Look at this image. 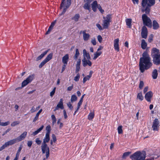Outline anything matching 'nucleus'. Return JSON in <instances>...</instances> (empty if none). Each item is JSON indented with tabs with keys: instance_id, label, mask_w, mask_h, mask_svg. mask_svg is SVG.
Segmentation results:
<instances>
[{
	"instance_id": "f257e3e1",
	"label": "nucleus",
	"mask_w": 160,
	"mask_h": 160,
	"mask_svg": "<svg viewBox=\"0 0 160 160\" xmlns=\"http://www.w3.org/2000/svg\"><path fill=\"white\" fill-rule=\"evenodd\" d=\"M142 56L140 59L139 66L140 72L143 73L145 70L150 68L152 64L151 61V58L146 52L143 53Z\"/></svg>"
},
{
	"instance_id": "f03ea898",
	"label": "nucleus",
	"mask_w": 160,
	"mask_h": 160,
	"mask_svg": "<svg viewBox=\"0 0 160 160\" xmlns=\"http://www.w3.org/2000/svg\"><path fill=\"white\" fill-rule=\"evenodd\" d=\"M155 3V0H142L141 3L142 8L141 11L145 12V13L148 14L149 13L151 7Z\"/></svg>"
},
{
	"instance_id": "7ed1b4c3",
	"label": "nucleus",
	"mask_w": 160,
	"mask_h": 160,
	"mask_svg": "<svg viewBox=\"0 0 160 160\" xmlns=\"http://www.w3.org/2000/svg\"><path fill=\"white\" fill-rule=\"evenodd\" d=\"M151 55L153 63L156 65L160 64V53L159 50L156 48H153L152 50Z\"/></svg>"
},
{
	"instance_id": "20e7f679",
	"label": "nucleus",
	"mask_w": 160,
	"mask_h": 160,
	"mask_svg": "<svg viewBox=\"0 0 160 160\" xmlns=\"http://www.w3.org/2000/svg\"><path fill=\"white\" fill-rule=\"evenodd\" d=\"M146 157L145 151H137L132 155L130 158L132 160H144Z\"/></svg>"
},
{
	"instance_id": "39448f33",
	"label": "nucleus",
	"mask_w": 160,
	"mask_h": 160,
	"mask_svg": "<svg viewBox=\"0 0 160 160\" xmlns=\"http://www.w3.org/2000/svg\"><path fill=\"white\" fill-rule=\"evenodd\" d=\"M142 19L144 25L149 28L152 27V21L150 18L147 16L146 13L142 15Z\"/></svg>"
},
{
	"instance_id": "423d86ee",
	"label": "nucleus",
	"mask_w": 160,
	"mask_h": 160,
	"mask_svg": "<svg viewBox=\"0 0 160 160\" xmlns=\"http://www.w3.org/2000/svg\"><path fill=\"white\" fill-rule=\"evenodd\" d=\"M111 15L108 14L106 17H103L104 20L103 21L102 25L104 28H108L110 24V22H111Z\"/></svg>"
},
{
	"instance_id": "0eeeda50",
	"label": "nucleus",
	"mask_w": 160,
	"mask_h": 160,
	"mask_svg": "<svg viewBox=\"0 0 160 160\" xmlns=\"http://www.w3.org/2000/svg\"><path fill=\"white\" fill-rule=\"evenodd\" d=\"M34 75H32L29 76L26 80L23 81L22 83V87H24L28 84L31 82L34 78Z\"/></svg>"
},
{
	"instance_id": "6e6552de",
	"label": "nucleus",
	"mask_w": 160,
	"mask_h": 160,
	"mask_svg": "<svg viewBox=\"0 0 160 160\" xmlns=\"http://www.w3.org/2000/svg\"><path fill=\"white\" fill-rule=\"evenodd\" d=\"M159 122L158 119L155 118L153 121L152 126V130L154 131H158L159 129Z\"/></svg>"
},
{
	"instance_id": "1a4fd4ad",
	"label": "nucleus",
	"mask_w": 160,
	"mask_h": 160,
	"mask_svg": "<svg viewBox=\"0 0 160 160\" xmlns=\"http://www.w3.org/2000/svg\"><path fill=\"white\" fill-rule=\"evenodd\" d=\"M148 30L145 26L142 27L141 33L142 37L144 38H146L148 36Z\"/></svg>"
},
{
	"instance_id": "9d476101",
	"label": "nucleus",
	"mask_w": 160,
	"mask_h": 160,
	"mask_svg": "<svg viewBox=\"0 0 160 160\" xmlns=\"http://www.w3.org/2000/svg\"><path fill=\"white\" fill-rule=\"evenodd\" d=\"M90 59H83L82 60V64L84 67H86L87 65L91 66L92 65V63L90 61Z\"/></svg>"
},
{
	"instance_id": "9b49d317",
	"label": "nucleus",
	"mask_w": 160,
	"mask_h": 160,
	"mask_svg": "<svg viewBox=\"0 0 160 160\" xmlns=\"http://www.w3.org/2000/svg\"><path fill=\"white\" fill-rule=\"evenodd\" d=\"M60 108L61 109H63L64 108L63 103V100L61 98L59 103L58 104L56 107H55V109L54 110V111H55L57 110L58 109Z\"/></svg>"
},
{
	"instance_id": "f8f14e48",
	"label": "nucleus",
	"mask_w": 160,
	"mask_h": 160,
	"mask_svg": "<svg viewBox=\"0 0 160 160\" xmlns=\"http://www.w3.org/2000/svg\"><path fill=\"white\" fill-rule=\"evenodd\" d=\"M99 5H100L98 4L96 1H94L91 4L92 10L94 12H96L97 11V8H98Z\"/></svg>"
},
{
	"instance_id": "ddd939ff",
	"label": "nucleus",
	"mask_w": 160,
	"mask_h": 160,
	"mask_svg": "<svg viewBox=\"0 0 160 160\" xmlns=\"http://www.w3.org/2000/svg\"><path fill=\"white\" fill-rule=\"evenodd\" d=\"M152 93L151 91H149L146 94L145 98L148 102L150 101L151 98L152 97Z\"/></svg>"
},
{
	"instance_id": "4468645a",
	"label": "nucleus",
	"mask_w": 160,
	"mask_h": 160,
	"mask_svg": "<svg viewBox=\"0 0 160 160\" xmlns=\"http://www.w3.org/2000/svg\"><path fill=\"white\" fill-rule=\"evenodd\" d=\"M27 132L25 131L23 132L22 134H21L18 137L16 138L17 140V141H20L24 139L26 137L27 134Z\"/></svg>"
},
{
	"instance_id": "2eb2a0df",
	"label": "nucleus",
	"mask_w": 160,
	"mask_h": 160,
	"mask_svg": "<svg viewBox=\"0 0 160 160\" xmlns=\"http://www.w3.org/2000/svg\"><path fill=\"white\" fill-rule=\"evenodd\" d=\"M119 41V40L118 38L115 39L114 41V49L117 51H119V50L118 44Z\"/></svg>"
},
{
	"instance_id": "dca6fc26",
	"label": "nucleus",
	"mask_w": 160,
	"mask_h": 160,
	"mask_svg": "<svg viewBox=\"0 0 160 160\" xmlns=\"http://www.w3.org/2000/svg\"><path fill=\"white\" fill-rule=\"evenodd\" d=\"M83 59H90L91 57L88 53L87 52L86 50L84 49L83 50Z\"/></svg>"
},
{
	"instance_id": "f3484780",
	"label": "nucleus",
	"mask_w": 160,
	"mask_h": 160,
	"mask_svg": "<svg viewBox=\"0 0 160 160\" xmlns=\"http://www.w3.org/2000/svg\"><path fill=\"white\" fill-rule=\"evenodd\" d=\"M41 147L42 152L43 154L45 153V152L47 151L48 148H49L46 143H42Z\"/></svg>"
},
{
	"instance_id": "a211bd4d",
	"label": "nucleus",
	"mask_w": 160,
	"mask_h": 160,
	"mask_svg": "<svg viewBox=\"0 0 160 160\" xmlns=\"http://www.w3.org/2000/svg\"><path fill=\"white\" fill-rule=\"evenodd\" d=\"M81 62V59L80 58L78 59L77 60L76 65L75 72L76 73H78L80 70Z\"/></svg>"
},
{
	"instance_id": "6ab92c4d",
	"label": "nucleus",
	"mask_w": 160,
	"mask_h": 160,
	"mask_svg": "<svg viewBox=\"0 0 160 160\" xmlns=\"http://www.w3.org/2000/svg\"><path fill=\"white\" fill-rule=\"evenodd\" d=\"M83 38L84 40L86 41L88 40L90 37V35L86 33V30L82 32Z\"/></svg>"
},
{
	"instance_id": "aec40b11",
	"label": "nucleus",
	"mask_w": 160,
	"mask_h": 160,
	"mask_svg": "<svg viewBox=\"0 0 160 160\" xmlns=\"http://www.w3.org/2000/svg\"><path fill=\"white\" fill-rule=\"evenodd\" d=\"M69 57L68 54H66L62 58V62L64 64H67Z\"/></svg>"
},
{
	"instance_id": "412c9836",
	"label": "nucleus",
	"mask_w": 160,
	"mask_h": 160,
	"mask_svg": "<svg viewBox=\"0 0 160 160\" xmlns=\"http://www.w3.org/2000/svg\"><path fill=\"white\" fill-rule=\"evenodd\" d=\"M17 141V140L16 138L9 141H8L6 142L5 143L7 146H8L9 145H11L15 143Z\"/></svg>"
},
{
	"instance_id": "4be33fe9",
	"label": "nucleus",
	"mask_w": 160,
	"mask_h": 160,
	"mask_svg": "<svg viewBox=\"0 0 160 160\" xmlns=\"http://www.w3.org/2000/svg\"><path fill=\"white\" fill-rule=\"evenodd\" d=\"M50 140V134H45V137L43 139L42 143H46L48 142Z\"/></svg>"
},
{
	"instance_id": "5701e85b",
	"label": "nucleus",
	"mask_w": 160,
	"mask_h": 160,
	"mask_svg": "<svg viewBox=\"0 0 160 160\" xmlns=\"http://www.w3.org/2000/svg\"><path fill=\"white\" fill-rule=\"evenodd\" d=\"M22 145H20V147L19 148L18 150V151H17V152L16 153V156L15 158H14L13 160H18V158L19 157V155L20 152L21 151V150L22 149Z\"/></svg>"
},
{
	"instance_id": "b1692460",
	"label": "nucleus",
	"mask_w": 160,
	"mask_h": 160,
	"mask_svg": "<svg viewBox=\"0 0 160 160\" xmlns=\"http://www.w3.org/2000/svg\"><path fill=\"white\" fill-rule=\"evenodd\" d=\"M153 28L154 30L158 29L159 28V25L156 20H154L152 22Z\"/></svg>"
},
{
	"instance_id": "393cba45",
	"label": "nucleus",
	"mask_w": 160,
	"mask_h": 160,
	"mask_svg": "<svg viewBox=\"0 0 160 160\" xmlns=\"http://www.w3.org/2000/svg\"><path fill=\"white\" fill-rule=\"evenodd\" d=\"M48 50H47L44 52L42 53L41 54L40 56L37 57L36 59V61H38L41 60L44 56L46 55L48 52Z\"/></svg>"
},
{
	"instance_id": "a878e982",
	"label": "nucleus",
	"mask_w": 160,
	"mask_h": 160,
	"mask_svg": "<svg viewBox=\"0 0 160 160\" xmlns=\"http://www.w3.org/2000/svg\"><path fill=\"white\" fill-rule=\"evenodd\" d=\"M43 128V126L42 125L41 127L38 128L37 130L32 132V135L33 136H35L37 135L39 132L41 131L42 130Z\"/></svg>"
},
{
	"instance_id": "bb28decb",
	"label": "nucleus",
	"mask_w": 160,
	"mask_h": 160,
	"mask_svg": "<svg viewBox=\"0 0 160 160\" xmlns=\"http://www.w3.org/2000/svg\"><path fill=\"white\" fill-rule=\"evenodd\" d=\"M70 6V5H69L68 6V4H67V3L65 4V5L64 6L65 7L63 9L62 12L60 14V15H62L64 14L66 12L67 9Z\"/></svg>"
},
{
	"instance_id": "cd10ccee",
	"label": "nucleus",
	"mask_w": 160,
	"mask_h": 160,
	"mask_svg": "<svg viewBox=\"0 0 160 160\" xmlns=\"http://www.w3.org/2000/svg\"><path fill=\"white\" fill-rule=\"evenodd\" d=\"M80 18V15L79 14L77 13L72 18V19L74 20L75 22H77L78 21Z\"/></svg>"
},
{
	"instance_id": "c85d7f7f",
	"label": "nucleus",
	"mask_w": 160,
	"mask_h": 160,
	"mask_svg": "<svg viewBox=\"0 0 160 160\" xmlns=\"http://www.w3.org/2000/svg\"><path fill=\"white\" fill-rule=\"evenodd\" d=\"M147 45V43L145 42V40L142 39V42L141 44V47L143 49H145L146 48Z\"/></svg>"
},
{
	"instance_id": "c756f323",
	"label": "nucleus",
	"mask_w": 160,
	"mask_h": 160,
	"mask_svg": "<svg viewBox=\"0 0 160 160\" xmlns=\"http://www.w3.org/2000/svg\"><path fill=\"white\" fill-rule=\"evenodd\" d=\"M157 70L156 69H154L152 72V76L153 79H156L157 78L158 76Z\"/></svg>"
},
{
	"instance_id": "7c9ffc66",
	"label": "nucleus",
	"mask_w": 160,
	"mask_h": 160,
	"mask_svg": "<svg viewBox=\"0 0 160 160\" xmlns=\"http://www.w3.org/2000/svg\"><path fill=\"white\" fill-rule=\"evenodd\" d=\"M42 111V109H41L37 113L35 117L34 118V119L33 120V122H35L36 121L38 120L39 115L41 112Z\"/></svg>"
},
{
	"instance_id": "2f4dec72",
	"label": "nucleus",
	"mask_w": 160,
	"mask_h": 160,
	"mask_svg": "<svg viewBox=\"0 0 160 160\" xmlns=\"http://www.w3.org/2000/svg\"><path fill=\"white\" fill-rule=\"evenodd\" d=\"M131 19H127L126 20V22L127 25L128 26L129 28H131V24L132 22Z\"/></svg>"
},
{
	"instance_id": "473e14b6",
	"label": "nucleus",
	"mask_w": 160,
	"mask_h": 160,
	"mask_svg": "<svg viewBox=\"0 0 160 160\" xmlns=\"http://www.w3.org/2000/svg\"><path fill=\"white\" fill-rule=\"evenodd\" d=\"M85 94H83L81 97L80 100L79 102L78 103V109H79L80 108V105L82 104V102L83 101V99L84 98V96H85Z\"/></svg>"
},
{
	"instance_id": "72a5a7b5",
	"label": "nucleus",
	"mask_w": 160,
	"mask_h": 160,
	"mask_svg": "<svg viewBox=\"0 0 160 160\" xmlns=\"http://www.w3.org/2000/svg\"><path fill=\"white\" fill-rule=\"evenodd\" d=\"M90 3L88 2L85 3L83 6L84 8L85 9L90 11Z\"/></svg>"
},
{
	"instance_id": "f704fd0d",
	"label": "nucleus",
	"mask_w": 160,
	"mask_h": 160,
	"mask_svg": "<svg viewBox=\"0 0 160 160\" xmlns=\"http://www.w3.org/2000/svg\"><path fill=\"white\" fill-rule=\"evenodd\" d=\"M79 55V52L78 49H76L75 55L73 57L74 59L76 60L78 57Z\"/></svg>"
},
{
	"instance_id": "c9c22d12",
	"label": "nucleus",
	"mask_w": 160,
	"mask_h": 160,
	"mask_svg": "<svg viewBox=\"0 0 160 160\" xmlns=\"http://www.w3.org/2000/svg\"><path fill=\"white\" fill-rule=\"evenodd\" d=\"M52 53H51L47 56L45 59L48 62L52 58Z\"/></svg>"
},
{
	"instance_id": "e433bc0d",
	"label": "nucleus",
	"mask_w": 160,
	"mask_h": 160,
	"mask_svg": "<svg viewBox=\"0 0 160 160\" xmlns=\"http://www.w3.org/2000/svg\"><path fill=\"white\" fill-rule=\"evenodd\" d=\"M137 98L140 101H142L143 100V97L142 95V93L141 92H140L138 94L137 96Z\"/></svg>"
},
{
	"instance_id": "4c0bfd02",
	"label": "nucleus",
	"mask_w": 160,
	"mask_h": 160,
	"mask_svg": "<svg viewBox=\"0 0 160 160\" xmlns=\"http://www.w3.org/2000/svg\"><path fill=\"white\" fill-rule=\"evenodd\" d=\"M102 52H98L97 51L96 53L94 54V57L93 58L94 60H95L101 54Z\"/></svg>"
},
{
	"instance_id": "58836bf2",
	"label": "nucleus",
	"mask_w": 160,
	"mask_h": 160,
	"mask_svg": "<svg viewBox=\"0 0 160 160\" xmlns=\"http://www.w3.org/2000/svg\"><path fill=\"white\" fill-rule=\"evenodd\" d=\"M94 114L93 112H90L88 115V118L89 120H91L94 118Z\"/></svg>"
},
{
	"instance_id": "ea45409f",
	"label": "nucleus",
	"mask_w": 160,
	"mask_h": 160,
	"mask_svg": "<svg viewBox=\"0 0 160 160\" xmlns=\"http://www.w3.org/2000/svg\"><path fill=\"white\" fill-rule=\"evenodd\" d=\"M130 153L131 152H126L124 153L123 154L122 158L123 159H125L126 158V157H128Z\"/></svg>"
},
{
	"instance_id": "a19ab883",
	"label": "nucleus",
	"mask_w": 160,
	"mask_h": 160,
	"mask_svg": "<svg viewBox=\"0 0 160 160\" xmlns=\"http://www.w3.org/2000/svg\"><path fill=\"white\" fill-rule=\"evenodd\" d=\"M77 100L76 96L75 95H72L71 98V101L72 102L76 101Z\"/></svg>"
},
{
	"instance_id": "79ce46f5",
	"label": "nucleus",
	"mask_w": 160,
	"mask_h": 160,
	"mask_svg": "<svg viewBox=\"0 0 160 160\" xmlns=\"http://www.w3.org/2000/svg\"><path fill=\"white\" fill-rule=\"evenodd\" d=\"M46 134H50L51 130V127L50 125H48L46 127Z\"/></svg>"
},
{
	"instance_id": "37998d69",
	"label": "nucleus",
	"mask_w": 160,
	"mask_h": 160,
	"mask_svg": "<svg viewBox=\"0 0 160 160\" xmlns=\"http://www.w3.org/2000/svg\"><path fill=\"white\" fill-rule=\"evenodd\" d=\"M118 132L119 134H122L123 132L122 130V126H119L118 128Z\"/></svg>"
},
{
	"instance_id": "c03bdc74",
	"label": "nucleus",
	"mask_w": 160,
	"mask_h": 160,
	"mask_svg": "<svg viewBox=\"0 0 160 160\" xmlns=\"http://www.w3.org/2000/svg\"><path fill=\"white\" fill-rule=\"evenodd\" d=\"M10 123V122H9L8 121L5 122H1V120L0 121V126H5L8 125Z\"/></svg>"
},
{
	"instance_id": "a18cd8bd",
	"label": "nucleus",
	"mask_w": 160,
	"mask_h": 160,
	"mask_svg": "<svg viewBox=\"0 0 160 160\" xmlns=\"http://www.w3.org/2000/svg\"><path fill=\"white\" fill-rule=\"evenodd\" d=\"M90 76H87L86 77H85L83 80V83H84L87 80H89L90 78Z\"/></svg>"
},
{
	"instance_id": "49530a36",
	"label": "nucleus",
	"mask_w": 160,
	"mask_h": 160,
	"mask_svg": "<svg viewBox=\"0 0 160 160\" xmlns=\"http://www.w3.org/2000/svg\"><path fill=\"white\" fill-rule=\"evenodd\" d=\"M79 78L80 75L79 73H78L74 78V80L76 82H77L79 81Z\"/></svg>"
},
{
	"instance_id": "de8ad7c7",
	"label": "nucleus",
	"mask_w": 160,
	"mask_h": 160,
	"mask_svg": "<svg viewBox=\"0 0 160 160\" xmlns=\"http://www.w3.org/2000/svg\"><path fill=\"white\" fill-rule=\"evenodd\" d=\"M20 123V122L18 121H16L13 122L11 124V126L14 127L17 125L18 124Z\"/></svg>"
},
{
	"instance_id": "09e8293b",
	"label": "nucleus",
	"mask_w": 160,
	"mask_h": 160,
	"mask_svg": "<svg viewBox=\"0 0 160 160\" xmlns=\"http://www.w3.org/2000/svg\"><path fill=\"white\" fill-rule=\"evenodd\" d=\"M56 22V21H55L54 22H52V23L51 25H50V26L49 28V29H50L52 30V28H53L55 23Z\"/></svg>"
},
{
	"instance_id": "8fccbe9b",
	"label": "nucleus",
	"mask_w": 160,
	"mask_h": 160,
	"mask_svg": "<svg viewBox=\"0 0 160 160\" xmlns=\"http://www.w3.org/2000/svg\"><path fill=\"white\" fill-rule=\"evenodd\" d=\"M35 142L38 145H40L42 142V141L40 140L38 138H37L35 140Z\"/></svg>"
},
{
	"instance_id": "3c124183",
	"label": "nucleus",
	"mask_w": 160,
	"mask_h": 160,
	"mask_svg": "<svg viewBox=\"0 0 160 160\" xmlns=\"http://www.w3.org/2000/svg\"><path fill=\"white\" fill-rule=\"evenodd\" d=\"M65 0H62V2L60 5V8L61 9L65 5V4L66 3V2H65Z\"/></svg>"
},
{
	"instance_id": "603ef678",
	"label": "nucleus",
	"mask_w": 160,
	"mask_h": 160,
	"mask_svg": "<svg viewBox=\"0 0 160 160\" xmlns=\"http://www.w3.org/2000/svg\"><path fill=\"white\" fill-rule=\"evenodd\" d=\"M7 146L5 143L4 144H3L2 146H1L0 148V151H2L4 148H5L6 147H7Z\"/></svg>"
},
{
	"instance_id": "864d4df0",
	"label": "nucleus",
	"mask_w": 160,
	"mask_h": 160,
	"mask_svg": "<svg viewBox=\"0 0 160 160\" xmlns=\"http://www.w3.org/2000/svg\"><path fill=\"white\" fill-rule=\"evenodd\" d=\"M49 148H48L47 151H46V157L47 159L49 156Z\"/></svg>"
},
{
	"instance_id": "5fc2aeb1",
	"label": "nucleus",
	"mask_w": 160,
	"mask_h": 160,
	"mask_svg": "<svg viewBox=\"0 0 160 160\" xmlns=\"http://www.w3.org/2000/svg\"><path fill=\"white\" fill-rule=\"evenodd\" d=\"M153 36V34H151L150 35L148 39V41L149 42H151L152 41Z\"/></svg>"
},
{
	"instance_id": "6e6d98bb",
	"label": "nucleus",
	"mask_w": 160,
	"mask_h": 160,
	"mask_svg": "<svg viewBox=\"0 0 160 160\" xmlns=\"http://www.w3.org/2000/svg\"><path fill=\"white\" fill-rule=\"evenodd\" d=\"M144 85V83L142 81H140L139 85V88L140 89H142Z\"/></svg>"
},
{
	"instance_id": "4d7b16f0",
	"label": "nucleus",
	"mask_w": 160,
	"mask_h": 160,
	"mask_svg": "<svg viewBox=\"0 0 160 160\" xmlns=\"http://www.w3.org/2000/svg\"><path fill=\"white\" fill-rule=\"evenodd\" d=\"M98 8L100 12L102 13H103L104 12V11L103 9H102L100 6V5H99L98 6Z\"/></svg>"
},
{
	"instance_id": "13d9d810",
	"label": "nucleus",
	"mask_w": 160,
	"mask_h": 160,
	"mask_svg": "<svg viewBox=\"0 0 160 160\" xmlns=\"http://www.w3.org/2000/svg\"><path fill=\"white\" fill-rule=\"evenodd\" d=\"M52 138L53 140V141L54 142H55L56 141L57 139L56 136L54 134H52Z\"/></svg>"
},
{
	"instance_id": "bf43d9fd",
	"label": "nucleus",
	"mask_w": 160,
	"mask_h": 160,
	"mask_svg": "<svg viewBox=\"0 0 160 160\" xmlns=\"http://www.w3.org/2000/svg\"><path fill=\"white\" fill-rule=\"evenodd\" d=\"M98 42L101 43L102 42V38L101 36L99 35L98 36Z\"/></svg>"
},
{
	"instance_id": "052dcab7",
	"label": "nucleus",
	"mask_w": 160,
	"mask_h": 160,
	"mask_svg": "<svg viewBox=\"0 0 160 160\" xmlns=\"http://www.w3.org/2000/svg\"><path fill=\"white\" fill-rule=\"evenodd\" d=\"M56 89V88H54L52 91L50 92V95L51 97H52L55 93Z\"/></svg>"
},
{
	"instance_id": "680f3d73",
	"label": "nucleus",
	"mask_w": 160,
	"mask_h": 160,
	"mask_svg": "<svg viewBox=\"0 0 160 160\" xmlns=\"http://www.w3.org/2000/svg\"><path fill=\"white\" fill-rule=\"evenodd\" d=\"M91 42L93 45H96V42L95 38H94L92 40Z\"/></svg>"
},
{
	"instance_id": "e2e57ef3",
	"label": "nucleus",
	"mask_w": 160,
	"mask_h": 160,
	"mask_svg": "<svg viewBox=\"0 0 160 160\" xmlns=\"http://www.w3.org/2000/svg\"><path fill=\"white\" fill-rule=\"evenodd\" d=\"M32 143V141H28L27 143L28 146L29 147H30L31 146Z\"/></svg>"
},
{
	"instance_id": "0e129e2a",
	"label": "nucleus",
	"mask_w": 160,
	"mask_h": 160,
	"mask_svg": "<svg viewBox=\"0 0 160 160\" xmlns=\"http://www.w3.org/2000/svg\"><path fill=\"white\" fill-rule=\"evenodd\" d=\"M67 105L70 109H72L73 108V107L72 106V105L71 103L70 102H68L67 104Z\"/></svg>"
},
{
	"instance_id": "69168bd1",
	"label": "nucleus",
	"mask_w": 160,
	"mask_h": 160,
	"mask_svg": "<svg viewBox=\"0 0 160 160\" xmlns=\"http://www.w3.org/2000/svg\"><path fill=\"white\" fill-rule=\"evenodd\" d=\"M63 112L64 118L65 119H66L67 118V115L66 112L65 110H64L63 111Z\"/></svg>"
},
{
	"instance_id": "338daca9",
	"label": "nucleus",
	"mask_w": 160,
	"mask_h": 160,
	"mask_svg": "<svg viewBox=\"0 0 160 160\" xmlns=\"http://www.w3.org/2000/svg\"><path fill=\"white\" fill-rule=\"evenodd\" d=\"M36 109L34 106L32 107L31 109L30 110V111L31 113H33L36 111Z\"/></svg>"
},
{
	"instance_id": "774afa93",
	"label": "nucleus",
	"mask_w": 160,
	"mask_h": 160,
	"mask_svg": "<svg viewBox=\"0 0 160 160\" xmlns=\"http://www.w3.org/2000/svg\"><path fill=\"white\" fill-rule=\"evenodd\" d=\"M96 26L97 28L99 29L100 30H102V28L101 26L99 24H96Z\"/></svg>"
}]
</instances>
